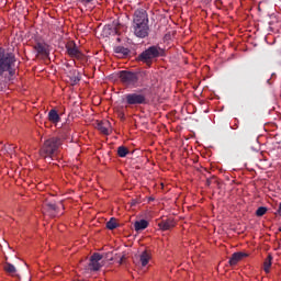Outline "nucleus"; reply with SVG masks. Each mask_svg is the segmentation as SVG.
I'll list each match as a JSON object with an SVG mask.
<instances>
[{"instance_id":"f257e3e1","label":"nucleus","mask_w":281,"mask_h":281,"mask_svg":"<svg viewBox=\"0 0 281 281\" xmlns=\"http://www.w3.org/2000/svg\"><path fill=\"white\" fill-rule=\"evenodd\" d=\"M16 58L13 52H5L4 48H0V76L8 72L9 76L4 80H0V92L7 88V81H11L16 75Z\"/></svg>"},{"instance_id":"f03ea898","label":"nucleus","mask_w":281,"mask_h":281,"mask_svg":"<svg viewBox=\"0 0 281 281\" xmlns=\"http://www.w3.org/2000/svg\"><path fill=\"white\" fill-rule=\"evenodd\" d=\"M132 31L135 37L146 38L149 35L150 26L148 13L145 9H137L133 15Z\"/></svg>"},{"instance_id":"7ed1b4c3","label":"nucleus","mask_w":281,"mask_h":281,"mask_svg":"<svg viewBox=\"0 0 281 281\" xmlns=\"http://www.w3.org/2000/svg\"><path fill=\"white\" fill-rule=\"evenodd\" d=\"M61 145L63 139L60 137H49L42 144L40 156L48 161H53L56 155H58Z\"/></svg>"},{"instance_id":"20e7f679","label":"nucleus","mask_w":281,"mask_h":281,"mask_svg":"<svg viewBox=\"0 0 281 281\" xmlns=\"http://www.w3.org/2000/svg\"><path fill=\"white\" fill-rule=\"evenodd\" d=\"M149 72L147 70H142V72H133L132 70H121L119 72V78L121 82L125 86H133L134 88H137L139 86V79H142V82H145L146 79L149 78Z\"/></svg>"},{"instance_id":"39448f33","label":"nucleus","mask_w":281,"mask_h":281,"mask_svg":"<svg viewBox=\"0 0 281 281\" xmlns=\"http://www.w3.org/2000/svg\"><path fill=\"white\" fill-rule=\"evenodd\" d=\"M165 55V49L159 45L148 46L143 53L139 54L137 60L145 63L146 66L150 67L154 59Z\"/></svg>"},{"instance_id":"423d86ee","label":"nucleus","mask_w":281,"mask_h":281,"mask_svg":"<svg viewBox=\"0 0 281 281\" xmlns=\"http://www.w3.org/2000/svg\"><path fill=\"white\" fill-rule=\"evenodd\" d=\"M126 106H138L148 104V99L143 90L139 92L125 93L124 95Z\"/></svg>"},{"instance_id":"0eeeda50","label":"nucleus","mask_w":281,"mask_h":281,"mask_svg":"<svg viewBox=\"0 0 281 281\" xmlns=\"http://www.w3.org/2000/svg\"><path fill=\"white\" fill-rule=\"evenodd\" d=\"M103 259V255L99 252H94L90 257V263H89V269L92 271H99L102 267L101 260Z\"/></svg>"},{"instance_id":"6e6552de","label":"nucleus","mask_w":281,"mask_h":281,"mask_svg":"<svg viewBox=\"0 0 281 281\" xmlns=\"http://www.w3.org/2000/svg\"><path fill=\"white\" fill-rule=\"evenodd\" d=\"M66 49H67L68 55H69L71 58L81 59L82 56H83L82 53L80 52V49L78 48V46L76 45L75 42H69V43H67Z\"/></svg>"},{"instance_id":"1a4fd4ad","label":"nucleus","mask_w":281,"mask_h":281,"mask_svg":"<svg viewBox=\"0 0 281 281\" xmlns=\"http://www.w3.org/2000/svg\"><path fill=\"white\" fill-rule=\"evenodd\" d=\"M35 50L38 55H42L44 58H47L49 56V49L46 43H36L34 46Z\"/></svg>"},{"instance_id":"9d476101","label":"nucleus","mask_w":281,"mask_h":281,"mask_svg":"<svg viewBox=\"0 0 281 281\" xmlns=\"http://www.w3.org/2000/svg\"><path fill=\"white\" fill-rule=\"evenodd\" d=\"M244 257H248V254H244L243 251H235V254H233L232 257L229 258V266H237V263L240 262V260H243Z\"/></svg>"},{"instance_id":"9b49d317","label":"nucleus","mask_w":281,"mask_h":281,"mask_svg":"<svg viewBox=\"0 0 281 281\" xmlns=\"http://www.w3.org/2000/svg\"><path fill=\"white\" fill-rule=\"evenodd\" d=\"M158 226L160 227V229L162 231H170L172 229L173 227H176V221L175 220H164L161 221Z\"/></svg>"},{"instance_id":"f8f14e48","label":"nucleus","mask_w":281,"mask_h":281,"mask_svg":"<svg viewBox=\"0 0 281 281\" xmlns=\"http://www.w3.org/2000/svg\"><path fill=\"white\" fill-rule=\"evenodd\" d=\"M97 128L103 135H110V122L108 120H105L104 122H99Z\"/></svg>"},{"instance_id":"ddd939ff","label":"nucleus","mask_w":281,"mask_h":281,"mask_svg":"<svg viewBox=\"0 0 281 281\" xmlns=\"http://www.w3.org/2000/svg\"><path fill=\"white\" fill-rule=\"evenodd\" d=\"M150 259H151V255H150V251L148 250H144L139 255V262L142 263V267L148 266Z\"/></svg>"},{"instance_id":"4468645a","label":"nucleus","mask_w":281,"mask_h":281,"mask_svg":"<svg viewBox=\"0 0 281 281\" xmlns=\"http://www.w3.org/2000/svg\"><path fill=\"white\" fill-rule=\"evenodd\" d=\"M149 223L147 220H139V221H135L134 223V227L137 233H139V231L146 229Z\"/></svg>"},{"instance_id":"2eb2a0df","label":"nucleus","mask_w":281,"mask_h":281,"mask_svg":"<svg viewBox=\"0 0 281 281\" xmlns=\"http://www.w3.org/2000/svg\"><path fill=\"white\" fill-rule=\"evenodd\" d=\"M48 120L52 123H59L60 122V115H59V113L57 112L56 109L49 110Z\"/></svg>"},{"instance_id":"dca6fc26","label":"nucleus","mask_w":281,"mask_h":281,"mask_svg":"<svg viewBox=\"0 0 281 281\" xmlns=\"http://www.w3.org/2000/svg\"><path fill=\"white\" fill-rule=\"evenodd\" d=\"M272 260H273L272 255H268L267 258L265 259L263 270L266 271V273L270 272V267L272 266Z\"/></svg>"},{"instance_id":"f3484780","label":"nucleus","mask_w":281,"mask_h":281,"mask_svg":"<svg viewBox=\"0 0 281 281\" xmlns=\"http://www.w3.org/2000/svg\"><path fill=\"white\" fill-rule=\"evenodd\" d=\"M4 270L7 271V273H9L10 276H15V273H16V268L14 267V265H12V263H9V262H7L5 265H4Z\"/></svg>"},{"instance_id":"a211bd4d","label":"nucleus","mask_w":281,"mask_h":281,"mask_svg":"<svg viewBox=\"0 0 281 281\" xmlns=\"http://www.w3.org/2000/svg\"><path fill=\"white\" fill-rule=\"evenodd\" d=\"M117 226H119V224H117V220H115V217H111L110 221L106 222V227L110 231L116 229Z\"/></svg>"},{"instance_id":"6ab92c4d","label":"nucleus","mask_w":281,"mask_h":281,"mask_svg":"<svg viewBox=\"0 0 281 281\" xmlns=\"http://www.w3.org/2000/svg\"><path fill=\"white\" fill-rule=\"evenodd\" d=\"M128 153H130L128 147H126V146H119V148H117L119 157H126L128 155Z\"/></svg>"},{"instance_id":"aec40b11","label":"nucleus","mask_w":281,"mask_h":281,"mask_svg":"<svg viewBox=\"0 0 281 281\" xmlns=\"http://www.w3.org/2000/svg\"><path fill=\"white\" fill-rule=\"evenodd\" d=\"M114 52H115V53H119V54H121V55H123V56H127V55L131 53V49L124 48V46H116V47L114 48Z\"/></svg>"},{"instance_id":"412c9836","label":"nucleus","mask_w":281,"mask_h":281,"mask_svg":"<svg viewBox=\"0 0 281 281\" xmlns=\"http://www.w3.org/2000/svg\"><path fill=\"white\" fill-rule=\"evenodd\" d=\"M46 207L49 212L58 213L59 207L56 203H46Z\"/></svg>"},{"instance_id":"4be33fe9","label":"nucleus","mask_w":281,"mask_h":281,"mask_svg":"<svg viewBox=\"0 0 281 281\" xmlns=\"http://www.w3.org/2000/svg\"><path fill=\"white\" fill-rule=\"evenodd\" d=\"M268 212V207L266 206H260L257 209L256 214L257 216H263Z\"/></svg>"},{"instance_id":"5701e85b","label":"nucleus","mask_w":281,"mask_h":281,"mask_svg":"<svg viewBox=\"0 0 281 281\" xmlns=\"http://www.w3.org/2000/svg\"><path fill=\"white\" fill-rule=\"evenodd\" d=\"M7 149V153L13 154L15 153V146L13 144H9L8 146L4 147Z\"/></svg>"},{"instance_id":"b1692460","label":"nucleus","mask_w":281,"mask_h":281,"mask_svg":"<svg viewBox=\"0 0 281 281\" xmlns=\"http://www.w3.org/2000/svg\"><path fill=\"white\" fill-rule=\"evenodd\" d=\"M70 81H71V85H74V86L78 85V82H80V77L74 75V76L70 77Z\"/></svg>"},{"instance_id":"393cba45","label":"nucleus","mask_w":281,"mask_h":281,"mask_svg":"<svg viewBox=\"0 0 281 281\" xmlns=\"http://www.w3.org/2000/svg\"><path fill=\"white\" fill-rule=\"evenodd\" d=\"M125 259H126V255H122V257L119 260V263L122 265Z\"/></svg>"},{"instance_id":"a878e982","label":"nucleus","mask_w":281,"mask_h":281,"mask_svg":"<svg viewBox=\"0 0 281 281\" xmlns=\"http://www.w3.org/2000/svg\"><path fill=\"white\" fill-rule=\"evenodd\" d=\"M278 212L281 213V203L279 204Z\"/></svg>"},{"instance_id":"bb28decb","label":"nucleus","mask_w":281,"mask_h":281,"mask_svg":"<svg viewBox=\"0 0 281 281\" xmlns=\"http://www.w3.org/2000/svg\"><path fill=\"white\" fill-rule=\"evenodd\" d=\"M93 0H86V2H92Z\"/></svg>"},{"instance_id":"cd10ccee","label":"nucleus","mask_w":281,"mask_h":281,"mask_svg":"<svg viewBox=\"0 0 281 281\" xmlns=\"http://www.w3.org/2000/svg\"><path fill=\"white\" fill-rule=\"evenodd\" d=\"M279 231H280V233H281V227H279Z\"/></svg>"},{"instance_id":"c85d7f7f","label":"nucleus","mask_w":281,"mask_h":281,"mask_svg":"<svg viewBox=\"0 0 281 281\" xmlns=\"http://www.w3.org/2000/svg\"><path fill=\"white\" fill-rule=\"evenodd\" d=\"M74 281H82V280H74Z\"/></svg>"}]
</instances>
